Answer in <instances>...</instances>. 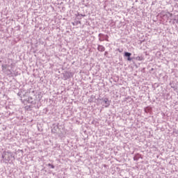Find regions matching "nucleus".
Here are the masks:
<instances>
[{
    "label": "nucleus",
    "instance_id": "f8f14e48",
    "mask_svg": "<svg viewBox=\"0 0 178 178\" xmlns=\"http://www.w3.org/2000/svg\"><path fill=\"white\" fill-rule=\"evenodd\" d=\"M104 55L105 56L108 55V51H105Z\"/></svg>",
    "mask_w": 178,
    "mask_h": 178
},
{
    "label": "nucleus",
    "instance_id": "1a4fd4ad",
    "mask_svg": "<svg viewBox=\"0 0 178 178\" xmlns=\"http://www.w3.org/2000/svg\"><path fill=\"white\" fill-rule=\"evenodd\" d=\"M99 38H102V37H104V34L99 33Z\"/></svg>",
    "mask_w": 178,
    "mask_h": 178
},
{
    "label": "nucleus",
    "instance_id": "7ed1b4c3",
    "mask_svg": "<svg viewBox=\"0 0 178 178\" xmlns=\"http://www.w3.org/2000/svg\"><path fill=\"white\" fill-rule=\"evenodd\" d=\"M98 51H99L100 52H104V51H105V47L101 44L98 45L97 47Z\"/></svg>",
    "mask_w": 178,
    "mask_h": 178
},
{
    "label": "nucleus",
    "instance_id": "f257e3e1",
    "mask_svg": "<svg viewBox=\"0 0 178 178\" xmlns=\"http://www.w3.org/2000/svg\"><path fill=\"white\" fill-rule=\"evenodd\" d=\"M1 158L4 159V162L6 163H8V162L10 161L12 158H15V156H13V153L11 152H3L2 153Z\"/></svg>",
    "mask_w": 178,
    "mask_h": 178
},
{
    "label": "nucleus",
    "instance_id": "ddd939ff",
    "mask_svg": "<svg viewBox=\"0 0 178 178\" xmlns=\"http://www.w3.org/2000/svg\"><path fill=\"white\" fill-rule=\"evenodd\" d=\"M81 16H86V15H81Z\"/></svg>",
    "mask_w": 178,
    "mask_h": 178
},
{
    "label": "nucleus",
    "instance_id": "6e6552de",
    "mask_svg": "<svg viewBox=\"0 0 178 178\" xmlns=\"http://www.w3.org/2000/svg\"><path fill=\"white\" fill-rule=\"evenodd\" d=\"M105 39H104V38H99V41L102 42L104 41Z\"/></svg>",
    "mask_w": 178,
    "mask_h": 178
},
{
    "label": "nucleus",
    "instance_id": "4468645a",
    "mask_svg": "<svg viewBox=\"0 0 178 178\" xmlns=\"http://www.w3.org/2000/svg\"><path fill=\"white\" fill-rule=\"evenodd\" d=\"M177 23H178V19H177Z\"/></svg>",
    "mask_w": 178,
    "mask_h": 178
},
{
    "label": "nucleus",
    "instance_id": "20e7f679",
    "mask_svg": "<svg viewBox=\"0 0 178 178\" xmlns=\"http://www.w3.org/2000/svg\"><path fill=\"white\" fill-rule=\"evenodd\" d=\"M103 101H104V104H106V108H108V106L110 105V104H109V100L108 99V98H104V99H103Z\"/></svg>",
    "mask_w": 178,
    "mask_h": 178
},
{
    "label": "nucleus",
    "instance_id": "9d476101",
    "mask_svg": "<svg viewBox=\"0 0 178 178\" xmlns=\"http://www.w3.org/2000/svg\"><path fill=\"white\" fill-rule=\"evenodd\" d=\"M6 65H2V69H3V70H4V69H6Z\"/></svg>",
    "mask_w": 178,
    "mask_h": 178
},
{
    "label": "nucleus",
    "instance_id": "423d86ee",
    "mask_svg": "<svg viewBox=\"0 0 178 178\" xmlns=\"http://www.w3.org/2000/svg\"><path fill=\"white\" fill-rule=\"evenodd\" d=\"M48 166H50L51 168V169H55V165H52L51 163H49Z\"/></svg>",
    "mask_w": 178,
    "mask_h": 178
},
{
    "label": "nucleus",
    "instance_id": "39448f33",
    "mask_svg": "<svg viewBox=\"0 0 178 178\" xmlns=\"http://www.w3.org/2000/svg\"><path fill=\"white\" fill-rule=\"evenodd\" d=\"M140 154H136L134 157V161H138V159L140 158Z\"/></svg>",
    "mask_w": 178,
    "mask_h": 178
},
{
    "label": "nucleus",
    "instance_id": "f03ea898",
    "mask_svg": "<svg viewBox=\"0 0 178 178\" xmlns=\"http://www.w3.org/2000/svg\"><path fill=\"white\" fill-rule=\"evenodd\" d=\"M124 56H126L127 58V60H131V58H130L131 56V53L126 51L124 52Z\"/></svg>",
    "mask_w": 178,
    "mask_h": 178
},
{
    "label": "nucleus",
    "instance_id": "9b49d317",
    "mask_svg": "<svg viewBox=\"0 0 178 178\" xmlns=\"http://www.w3.org/2000/svg\"><path fill=\"white\" fill-rule=\"evenodd\" d=\"M106 38L105 39L106 41H108V35H106Z\"/></svg>",
    "mask_w": 178,
    "mask_h": 178
},
{
    "label": "nucleus",
    "instance_id": "0eeeda50",
    "mask_svg": "<svg viewBox=\"0 0 178 178\" xmlns=\"http://www.w3.org/2000/svg\"><path fill=\"white\" fill-rule=\"evenodd\" d=\"M136 60H143V57L137 56Z\"/></svg>",
    "mask_w": 178,
    "mask_h": 178
}]
</instances>
